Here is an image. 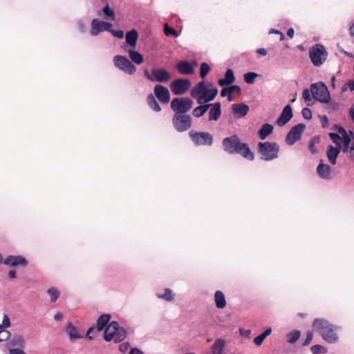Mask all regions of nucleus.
I'll use <instances>...</instances> for the list:
<instances>
[{
  "instance_id": "37998d69",
  "label": "nucleus",
  "mask_w": 354,
  "mask_h": 354,
  "mask_svg": "<svg viewBox=\"0 0 354 354\" xmlns=\"http://www.w3.org/2000/svg\"><path fill=\"white\" fill-rule=\"evenodd\" d=\"M10 326V319L6 314H3L2 324H0V329H5Z\"/></svg>"
},
{
  "instance_id": "de8ad7c7",
  "label": "nucleus",
  "mask_w": 354,
  "mask_h": 354,
  "mask_svg": "<svg viewBox=\"0 0 354 354\" xmlns=\"http://www.w3.org/2000/svg\"><path fill=\"white\" fill-rule=\"evenodd\" d=\"M191 95L199 103V83L195 85L191 92Z\"/></svg>"
},
{
  "instance_id": "9d476101",
  "label": "nucleus",
  "mask_w": 354,
  "mask_h": 354,
  "mask_svg": "<svg viewBox=\"0 0 354 354\" xmlns=\"http://www.w3.org/2000/svg\"><path fill=\"white\" fill-rule=\"evenodd\" d=\"M305 128L306 125L303 123H299L292 127L286 136V142L288 145H294L297 140L301 139Z\"/></svg>"
},
{
  "instance_id": "72a5a7b5",
  "label": "nucleus",
  "mask_w": 354,
  "mask_h": 354,
  "mask_svg": "<svg viewBox=\"0 0 354 354\" xmlns=\"http://www.w3.org/2000/svg\"><path fill=\"white\" fill-rule=\"evenodd\" d=\"M10 344L12 346L24 348L25 346L26 342L24 338L21 335H16L12 339Z\"/></svg>"
},
{
  "instance_id": "dca6fc26",
  "label": "nucleus",
  "mask_w": 354,
  "mask_h": 354,
  "mask_svg": "<svg viewBox=\"0 0 354 354\" xmlns=\"http://www.w3.org/2000/svg\"><path fill=\"white\" fill-rule=\"evenodd\" d=\"M3 263L6 265H9L13 267L19 266H26L28 265V261L21 256L10 255L4 259Z\"/></svg>"
},
{
  "instance_id": "bb28decb",
  "label": "nucleus",
  "mask_w": 354,
  "mask_h": 354,
  "mask_svg": "<svg viewBox=\"0 0 354 354\" xmlns=\"http://www.w3.org/2000/svg\"><path fill=\"white\" fill-rule=\"evenodd\" d=\"M138 37V33L137 30H136L135 29H133V30L129 31L126 34V37H125L127 43L129 46H133V47H134L136 45Z\"/></svg>"
},
{
  "instance_id": "f8f14e48",
  "label": "nucleus",
  "mask_w": 354,
  "mask_h": 354,
  "mask_svg": "<svg viewBox=\"0 0 354 354\" xmlns=\"http://www.w3.org/2000/svg\"><path fill=\"white\" fill-rule=\"evenodd\" d=\"M218 94V89L212 88L209 89L204 81H201V101L207 103L213 100Z\"/></svg>"
},
{
  "instance_id": "4468645a",
  "label": "nucleus",
  "mask_w": 354,
  "mask_h": 354,
  "mask_svg": "<svg viewBox=\"0 0 354 354\" xmlns=\"http://www.w3.org/2000/svg\"><path fill=\"white\" fill-rule=\"evenodd\" d=\"M293 117L292 107L290 104H287L283 109L279 117L277 119L276 123L278 126L282 127L288 123Z\"/></svg>"
},
{
  "instance_id": "6ab92c4d",
  "label": "nucleus",
  "mask_w": 354,
  "mask_h": 354,
  "mask_svg": "<svg viewBox=\"0 0 354 354\" xmlns=\"http://www.w3.org/2000/svg\"><path fill=\"white\" fill-rule=\"evenodd\" d=\"M118 327V322L115 321H113L109 324L104 332V338L106 341L109 342L114 338Z\"/></svg>"
},
{
  "instance_id": "7ed1b4c3",
  "label": "nucleus",
  "mask_w": 354,
  "mask_h": 354,
  "mask_svg": "<svg viewBox=\"0 0 354 354\" xmlns=\"http://www.w3.org/2000/svg\"><path fill=\"white\" fill-rule=\"evenodd\" d=\"M258 150L261 155V159L266 161L272 160L278 157L279 146L276 142H259Z\"/></svg>"
},
{
  "instance_id": "b1692460",
  "label": "nucleus",
  "mask_w": 354,
  "mask_h": 354,
  "mask_svg": "<svg viewBox=\"0 0 354 354\" xmlns=\"http://www.w3.org/2000/svg\"><path fill=\"white\" fill-rule=\"evenodd\" d=\"M176 68L179 73L183 75L192 74L194 72L192 65L187 61L180 62L177 64Z\"/></svg>"
},
{
  "instance_id": "ea45409f",
  "label": "nucleus",
  "mask_w": 354,
  "mask_h": 354,
  "mask_svg": "<svg viewBox=\"0 0 354 354\" xmlns=\"http://www.w3.org/2000/svg\"><path fill=\"white\" fill-rule=\"evenodd\" d=\"M211 69L210 66L206 63L203 62L201 64V78L204 79Z\"/></svg>"
},
{
  "instance_id": "680f3d73",
  "label": "nucleus",
  "mask_w": 354,
  "mask_h": 354,
  "mask_svg": "<svg viewBox=\"0 0 354 354\" xmlns=\"http://www.w3.org/2000/svg\"><path fill=\"white\" fill-rule=\"evenodd\" d=\"M229 88H230L231 93L234 92L237 94H240L241 92V88L239 86L232 85V86H229Z\"/></svg>"
},
{
  "instance_id": "49530a36",
  "label": "nucleus",
  "mask_w": 354,
  "mask_h": 354,
  "mask_svg": "<svg viewBox=\"0 0 354 354\" xmlns=\"http://www.w3.org/2000/svg\"><path fill=\"white\" fill-rule=\"evenodd\" d=\"M329 136H330V139L332 140V141L336 144L337 147H339V145H341L340 144L341 137L339 136V135L338 133H330Z\"/></svg>"
},
{
  "instance_id": "2f4dec72",
  "label": "nucleus",
  "mask_w": 354,
  "mask_h": 354,
  "mask_svg": "<svg viewBox=\"0 0 354 354\" xmlns=\"http://www.w3.org/2000/svg\"><path fill=\"white\" fill-rule=\"evenodd\" d=\"M127 336V331L123 327H120L118 324L117 331L115 333L114 338L113 339L115 342L118 343L125 339Z\"/></svg>"
},
{
  "instance_id": "c756f323",
  "label": "nucleus",
  "mask_w": 354,
  "mask_h": 354,
  "mask_svg": "<svg viewBox=\"0 0 354 354\" xmlns=\"http://www.w3.org/2000/svg\"><path fill=\"white\" fill-rule=\"evenodd\" d=\"M129 56L131 60L136 64H141L144 62L142 55L136 50H129Z\"/></svg>"
},
{
  "instance_id": "58836bf2",
  "label": "nucleus",
  "mask_w": 354,
  "mask_h": 354,
  "mask_svg": "<svg viewBox=\"0 0 354 354\" xmlns=\"http://www.w3.org/2000/svg\"><path fill=\"white\" fill-rule=\"evenodd\" d=\"M48 294L50 297L51 302H55L59 296V292L55 287H51L47 290Z\"/></svg>"
},
{
  "instance_id": "f257e3e1",
  "label": "nucleus",
  "mask_w": 354,
  "mask_h": 354,
  "mask_svg": "<svg viewBox=\"0 0 354 354\" xmlns=\"http://www.w3.org/2000/svg\"><path fill=\"white\" fill-rule=\"evenodd\" d=\"M224 150L230 154L239 153L243 158L253 160L254 153L251 151L247 143L241 142L236 135L225 138L222 142Z\"/></svg>"
},
{
  "instance_id": "69168bd1",
  "label": "nucleus",
  "mask_w": 354,
  "mask_h": 354,
  "mask_svg": "<svg viewBox=\"0 0 354 354\" xmlns=\"http://www.w3.org/2000/svg\"><path fill=\"white\" fill-rule=\"evenodd\" d=\"M144 75L149 81L153 82V73L152 72L150 73L148 69H145L144 71Z\"/></svg>"
},
{
  "instance_id": "6e6d98bb",
  "label": "nucleus",
  "mask_w": 354,
  "mask_h": 354,
  "mask_svg": "<svg viewBox=\"0 0 354 354\" xmlns=\"http://www.w3.org/2000/svg\"><path fill=\"white\" fill-rule=\"evenodd\" d=\"M210 106V104H203L202 101H201V117L203 116L207 112V111L209 109Z\"/></svg>"
},
{
  "instance_id": "423d86ee",
  "label": "nucleus",
  "mask_w": 354,
  "mask_h": 354,
  "mask_svg": "<svg viewBox=\"0 0 354 354\" xmlns=\"http://www.w3.org/2000/svg\"><path fill=\"white\" fill-rule=\"evenodd\" d=\"M327 53L322 44H315L309 49V57L315 66H320L326 59Z\"/></svg>"
},
{
  "instance_id": "473e14b6",
  "label": "nucleus",
  "mask_w": 354,
  "mask_h": 354,
  "mask_svg": "<svg viewBox=\"0 0 354 354\" xmlns=\"http://www.w3.org/2000/svg\"><path fill=\"white\" fill-rule=\"evenodd\" d=\"M159 299H162L167 301H171L174 299L175 295L170 288H165L163 294L158 293L156 295Z\"/></svg>"
},
{
  "instance_id": "ddd939ff",
  "label": "nucleus",
  "mask_w": 354,
  "mask_h": 354,
  "mask_svg": "<svg viewBox=\"0 0 354 354\" xmlns=\"http://www.w3.org/2000/svg\"><path fill=\"white\" fill-rule=\"evenodd\" d=\"M154 96L162 103L167 104L170 100L169 89L160 84H157L153 88Z\"/></svg>"
},
{
  "instance_id": "3c124183",
  "label": "nucleus",
  "mask_w": 354,
  "mask_h": 354,
  "mask_svg": "<svg viewBox=\"0 0 354 354\" xmlns=\"http://www.w3.org/2000/svg\"><path fill=\"white\" fill-rule=\"evenodd\" d=\"M109 32H111V34L115 37H117L118 39H122L124 37V31L123 30H113L112 29V28H111V30H109Z\"/></svg>"
},
{
  "instance_id": "13d9d810",
  "label": "nucleus",
  "mask_w": 354,
  "mask_h": 354,
  "mask_svg": "<svg viewBox=\"0 0 354 354\" xmlns=\"http://www.w3.org/2000/svg\"><path fill=\"white\" fill-rule=\"evenodd\" d=\"M313 337V332L308 331L306 335V338L305 341L303 342L302 346L308 345L310 343V342L312 341Z\"/></svg>"
},
{
  "instance_id": "c85d7f7f",
  "label": "nucleus",
  "mask_w": 354,
  "mask_h": 354,
  "mask_svg": "<svg viewBox=\"0 0 354 354\" xmlns=\"http://www.w3.org/2000/svg\"><path fill=\"white\" fill-rule=\"evenodd\" d=\"M225 342L221 339H217L212 346L211 354H222Z\"/></svg>"
},
{
  "instance_id": "393cba45",
  "label": "nucleus",
  "mask_w": 354,
  "mask_h": 354,
  "mask_svg": "<svg viewBox=\"0 0 354 354\" xmlns=\"http://www.w3.org/2000/svg\"><path fill=\"white\" fill-rule=\"evenodd\" d=\"M274 127L268 123L263 124L258 131L259 138L261 140H265L270 134L273 132Z\"/></svg>"
},
{
  "instance_id": "c03bdc74",
  "label": "nucleus",
  "mask_w": 354,
  "mask_h": 354,
  "mask_svg": "<svg viewBox=\"0 0 354 354\" xmlns=\"http://www.w3.org/2000/svg\"><path fill=\"white\" fill-rule=\"evenodd\" d=\"M316 142H318V140H317L316 138H313L310 139L309 141L308 149L310 151V152L313 154H315L317 152V150L315 146Z\"/></svg>"
},
{
  "instance_id": "5701e85b",
  "label": "nucleus",
  "mask_w": 354,
  "mask_h": 354,
  "mask_svg": "<svg viewBox=\"0 0 354 354\" xmlns=\"http://www.w3.org/2000/svg\"><path fill=\"white\" fill-rule=\"evenodd\" d=\"M235 81L234 73L232 69L228 68L225 73L224 78L218 80V84L221 86H226L232 84Z\"/></svg>"
},
{
  "instance_id": "8fccbe9b",
  "label": "nucleus",
  "mask_w": 354,
  "mask_h": 354,
  "mask_svg": "<svg viewBox=\"0 0 354 354\" xmlns=\"http://www.w3.org/2000/svg\"><path fill=\"white\" fill-rule=\"evenodd\" d=\"M302 116L306 120H310L313 117L311 110L307 107L301 110Z\"/></svg>"
},
{
  "instance_id": "79ce46f5",
  "label": "nucleus",
  "mask_w": 354,
  "mask_h": 354,
  "mask_svg": "<svg viewBox=\"0 0 354 354\" xmlns=\"http://www.w3.org/2000/svg\"><path fill=\"white\" fill-rule=\"evenodd\" d=\"M311 94V91H310V88L308 89V88H305L304 91H303V93H302V97L304 98V100L308 102L307 103V105L308 106H310L311 104H310L308 102H310L312 101V97L310 95Z\"/></svg>"
},
{
  "instance_id": "e2e57ef3",
  "label": "nucleus",
  "mask_w": 354,
  "mask_h": 354,
  "mask_svg": "<svg viewBox=\"0 0 354 354\" xmlns=\"http://www.w3.org/2000/svg\"><path fill=\"white\" fill-rule=\"evenodd\" d=\"M231 93L229 86H225L221 91V97H227Z\"/></svg>"
},
{
  "instance_id": "cd10ccee",
  "label": "nucleus",
  "mask_w": 354,
  "mask_h": 354,
  "mask_svg": "<svg viewBox=\"0 0 354 354\" xmlns=\"http://www.w3.org/2000/svg\"><path fill=\"white\" fill-rule=\"evenodd\" d=\"M110 319L111 315L109 314H103L100 315L97 318L96 323V328L97 331H101L104 328V327L108 324Z\"/></svg>"
},
{
  "instance_id": "4c0bfd02",
  "label": "nucleus",
  "mask_w": 354,
  "mask_h": 354,
  "mask_svg": "<svg viewBox=\"0 0 354 354\" xmlns=\"http://www.w3.org/2000/svg\"><path fill=\"white\" fill-rule=\"evenodd\" d=\"M102 12L105 15L104 18L106 19H111L113 20L115 19V12L112 9L110 8L108 4L103 8Z\"/></svg>"
},
{
  "instance_id": "4be33fe9",
  "label": "nucleus",
  "mask_w": 354,
  "mask_h": 354,
  "mask_svg": "<svg viewBox=\"0 0 354 354\" xmlns=\"http://www.w3.org/2000/svg\"><path fill=\"white\" fill-rule=\"evenodd\" d=\"M317 172L319 176L323 179L331 178L330 165L324 164L322 160L317 167Z\"/></svg>"
},
{
  "instance_id": "864d4df0",
  "label": "nucleus",
  "mask_w": 354,
  "mask_h": 354,
  "mask_svg": "<svg viewBox=\"0 0 354 354\" xmlns=\"http://www.w3.org/2000/svg\"><path fill=\"white\" fill-rule=\"evenodd\" d=\"M333 129H337L339 133L342 134V138H344V136H348L347 131L343 127L338 126L337 124H334Z\"/></svg>"
},
{
  "instance_id": "a211bd4d",
  "label": "nucleus",
  "mask_w": 354,
  "mask_h": 354,
  "mask_svg": "<svg viewBox=\"0 0 354 354\" xmlns=\"http://www.w3.org/2000/svg\"><path fill=\"white\" fill-rule=\"evenodd\" d=\"M66 332L68 335L69 340L73 342L75 339L84 337V335L80 333L71 322H68L66 326Z\"/></svg>"
},
{
  "instance_id": "aec40b11",
  "label": "nucleus",
  "mask_w": 354,
  "mask_h": 354,
  "mask_svg": "<svg viewBox=\"0 0 354 354\" xmlns=\"http://www.w3.org/2000/svg\"><path fill=\"white\" fill-rule=\"evenodd\" d=\"M341 145L339 147H334L333 145H328L327 147L326 155L328 158V161L332 165L336 164V159L341 151Z\"/></svg>"
},
{
  "instance_id": "2eb2a0df",
  "label": "nucleus",
  "mask_w": 354,
  "mask_h": 354,
  "mask_svg": "<svg viewBox=\"0 0 354 354\" xmlns=\"http://www.w3.org/2000/svg\"><path fill=\"white\" fill-rule=\"evenodd\" d=\"M152 73H153V82L166 83L171 77V74L165 68H153Z\"/></svg>"
},
{
  "instance_id": "20e7f679",
  "label": "nucleus",
  "mask_w": 354,
  "mask_h": 354,
  "mask_svg": "<svg viewBox=\"0 0 354 354\" xmlns=\"http://www.w3.org/2000/svg\"><path fill=\"white\" fill-rule=\"evenodd\" d=\"M310 91L313 97L322 103H328L331 99L326 84L322 82L313 83L310 85Z\"/></svg>"
},
{
  "instance_id": "a19ab883",
  "label": "nucleus",
  "mask_w": 354,
  "mask_h": 354,
  "mask_svg": "<svg viewBox=\"0 0 354 354\" xmlns=\"http://www.w3.org/2000/svg\"><path fill=\"white\" fill-rule=\"evenodd\" d=\"M164 32L167 36L172 35L175 37L178 36L177 31L174 28H170L167 24H165L164 26Z\"/></svg>"
},
{
  "instance_id": "9b49d317",
  "label": "nucleus",
  "mask_w": 354,
  "mask_h": 354,
  "mask_svg": "<svg viewBox=\"0 0 354 354\" xmlns=\"http://www.w3.org/2000/svg\"><path fill=\"white\" fill-rule=\"evenodd\" d=\"M112 24L98 19H93L91 23L90 34L92 36H97L102 31H108L112 28Z\"/></svg>"
},
{
  "instance_id": "7c9ffc66",
  "label": "nucleus",
  "mask_w": 354,
  "mask_h": 354,
  "mask_svg": "<svg viewBox=\"0 0 354 354\" xmlns=\"http://www.w3.org/2000/svg\"><path fill=\"white\" fill-rule=\"evenodd\" d=\"M147 103H148V105L149 106V107L152 110H153L156 112H159L161 111V108H160L159 104L158 103V102L156 99V97L153 95L150 94L148 95Z\"/></svg>"
},
{
  "instance_id": "412c9836",
  "label": "nucleus",
  "mask_w": 354,
  "mask_h": 354,
  "mask_svg": "<svg viewBox=\"0 0 354 354\" xmlns=\"http://www.w3.org/2000/svg\"><path fill=\"white\" fill-rule=\"evenodd\" d=\"M210 110L209 111V120H214L217 121L221 115V103L216 102L214 104H210Z\"/></svg>"
},
{
  "instance_id": "f704fd0d",
  "label": "nucleus",
  "mask_w": 354,
  "mask_h": 354,
  "mask_svg": "<svg viewBox=\"0 0 354 354\" xmlns=\"http://www.w3.org/2000/svg\"><path fill=\"white\" fill-rule=\"evenodd\" d=\"M201 144L210 146L212 144L213 138L210 133L201 132Z\"/></svg>"
},
{
  "instance_id": "0e129e2a",
  "label": "nucleus",
  "mask_w": 354,
  "mask_h": 354,
  "mask_svg": "<svg viewBox=\"0 0 354 354\" xmlns=\"http://www.w3.org/2000/svg\"><path fill=\"white\" fill-rule=\"evenodd\" d=\"M9 354H26L22 349L11 348L9 349Z\"/></svg>"
},
{
  "instance_id": "39448f33",
  "label": "nucleus",
  "mask_w": 354,
  "mask_h": 354,
  "mask_svg": "<svg viewBox=\"0 0 354 354\" xmlns=\"http://www.w3.org/2000/svg\"><path fill=\"white\" fill-rule=\"evenodd\" d=\"M192 105L193 101L189 97H176L171 100L170 107L174 114H185Z\"/></svg>"
},
{
  "instance_id": "09e8293b",
  "label": "nucleus",
  "mask_w": 354,
  "mask_h": 354,
  "mask_svg": "<svg viewBox=\"0 0 354 354\" xmlns=\"http://www.w3.org/2000/svg\"><path fill=\"white\" fill-rule=\"evenodd\" d=\"M343 142H344V147H343V151L344 153L347 152L349 148V145L351 142V139L349 136H344L343 138Z\"/></svg>"
},
{
  "instance_id": "e433bc0d",
  "label": "nucleus",
  "mask_w": 354,
  "mask_h": 354,
  "mask_svg": "<svg viewBox=\"0 0 354 354\" xmlns=\"http://www.w3.org/2000/svg\"><path fill=\"white\" fill-rule=\"evenodd\" d=\"M260 76L259 74L254 72H248L244 74V81L248 84H252L254 82L255 78Z\"/></svg>"
},
{
  "instance_id": "603ef678",
  "label": "nucleus",
  "mask_w": 354,
  "mask_h": 354,
  "mask_svg": "<svg viewBox=\"0 0 354 354\" xmlns=\"http://www.w3.org/2000/svg\"><path fill=\"white\" fill-rule=\"evenodd\" d=\"M189 136L192 140V141L196 144V145H199V133L193 131L189 132Z\"/></svg>"
},
{
  "instance_id": "052dcab7",
  "label": "nucleus",
  "mask_w": 354,
  "mask_h": 354,
  "mask_svg": "<svg viewBox=\"0 0 354 354\" xmlns=\"http://www.w3.org/2000/svg\"><path fill=\"white\" fill-rule=\"evenodd\" d=\"M328 108L329 109H331L332 111H337L339 108V103L337 102H331L329 104Z\"/></svg>"
},
{
  "instance_id": "f03ea898",
  "label": "nucleus",
  "mask_w": 354,
  "mask_h": 354,
  "mask_svg": "<svg viewBox=\"0 0 354 354\" xmlns=\"http://www.w3.org/2000/svg\"><path fill=\"white\" fill-rule=\"evenodd\" d=\"M313 327L319 331L322 337L327 342L333 344L337 342L338 336L335 333L336 327L322 318L315 319Z\"/></svg>"
},
{
  "instance_id": "a18cd8bd",
  "label": "nucleus",
  "mask_w": 354,
  "mask_h": 354,
  "mask_svg": "<svg viewBox=\"0 0 354 354\" xmlns=\"http://www.w3.org/2000/svg\"><path fill=\"white\" fill-rule=\"evenodd\" d=\"M10 337V333L5 329H0V342L8 339Z\"/></svg>"
},
{
  "instance_id": "1a4fd4ad",
  "label": "nucleus",
  "mask_w": 354,
  "mask_h": 354,
  "mask_svg": "<svg viewBox=\"0 0 354 354\" xmlns=\"http://www.w3.org/2000/svg\"><path fill=\"white\" fill-rule=\"evenodd\" d=\"M190 86L191 82L188 79L179 78L173 81L169 88L174 95H181L185 94Z\"/></svg>"
},
{
  "instance_id": "f3484780",
  "label": "nucleus",
  "mask_w": 354,
  "mask_h": 354,
  "mask_svg": "<svg viewBox=\"0 0 354 354\" xmlns=\"http://www.w3.org/2000/svg\"><path fill=\"white\" fill-rule=\"evenodd\" d=\"M232 111L236 118H240L245 116L248 113L250 108L249 106L245 103L233 104L232 105Z\"/></svg>"
},
{
  "instance_id": "a878e982",
  "label": "nucleus",
  "mask_w": 354,
  "mask_h": 354,
  "mask_svg": "<svg viewBox=\"0 0 354 354\" xmlns=\"http://www.w3.org/2000/svg\"><path fill=\"white\" fill-rule=\"evenodd\" d=\"M214 300L217 308L223 309L226 306L225 297L222 291H216L214 295Z\"/></svg>"
},
{
  "instance_id": "c9c22d12",
  "label": "nucleus",
  "mask_w": 354,
  "mask_h": 354,
  "mask_svg": "<svg viewBox=\"0 0 354 354\" xmlns=\"http://www.w3.org/2000/svg\"><path fill=\"white\" fill-rule=\"evenodd\" d=\"M301 332L298 330H294L287 334L288 342L295 343L300 337Z\"/></svg>"
},
{
  "instance_id": "0eeeda50",
  "label": "nucleus",
  "mask_w": 354,
  "mask_h": 354,
  "mask_svg": "<svg viewBox=\"0 0 354 354\" xmlns=\"http://www.w3.org/2000/svg\"><path fill=\"white\" fill-rule=\"evenodd\" d=\"M174 129L178 132H184L192 126V118L186 114H174L172 118Z\"/></svg>"
},
{
  "instance_id": "5fc2aeb1",
  "label": "nucleus",
  "mask_w": 354,
  "mask_h": 354,
  "mask_svg": "<svg viewBox=\"0 0 354 354\" xmlns=\"http://www.w3.org/2000/svg\"><path fill=\"white\" fill-rule=\"evenodd\" d=\"M310 350L313 354H319L321 353V350H325L324 348L319 344L311 346Z\"/></svg>"
},
{
  "instance_id": "4d7b16f0",
  "label": "nucleus",
  "mask_w": 354,
  "mask_h": 354,
  "mask_svg": "<svg viewBox=\"0 0 354 354\" xmlns=\"http://www.w3.org/2000/svg\"><path fill=\"white\" fill-rule=\"evenodd\" d=\"M266 339V337H264L263 335V334H260L258 336H257L254 339V343L257 345V346H260L261 345V344L263 343V340Z\"/></svg>"
},
{
  "instance_id": "bf43d9fd",
  "label": "nucleus",
  "mask_w": 354,
  "mask_h": 354,
  "mask_svg": "<svg viewBox=\"0 0 354 354\" xmlns=\"http://www.w3.org/2000/svg\"><path fill=\"white\" fill-rule=\"evenodd\" d=\"M129 346V343L128 342L122 343L119 346V350L122 353H124L128 351Z\"/></svg>"
},
{
  "instance_id": "338daca9",
  "label": "nucleus",
  "mask_w": 354,
  "mask_h": 354,
  "mask_svg": "<svg viewBox=\"0 0 354 354\" xmlns=\"http://www.w3.org/2000/svg\"><path fill=\"white\" fill-rule=\"evenodd\" d=\"M321 122H322V126L323 128H325L328 126V117L324 115L321 118Z\"/></svg>"
},
{
  "instance_id": "6e6552de",
  "label": "nucleus",
  "mask_w": 354,
  "mask_h": 354,
  "mask_svg": "<svg viewBox=\"0 0 354 354\" xmlns=\"http://www.w3.org/2000/svg\"><path fill=\"white\" fill-rule=\"evenodd\" d=\"M113 63L118 68L129 75L133 74L136 71L133 64L124 56L115 55L113 57Z\"/></svg>"
},
{
  "instance_id": "774afa93",
  "label": "nucleus",
  "mask_w": 354,
  "mask_h": 354,
  "mask_svg": "<svg viewBox=\"0 0 354 354\" xmlns=\"http://www.w3.org/2000/svg\"><path fill=\"white\" fill-rule=\"evenodd\" d=\"M129 354H144V353L137 348H133L131 349Z\"/></svg>"
}]
</instances>
